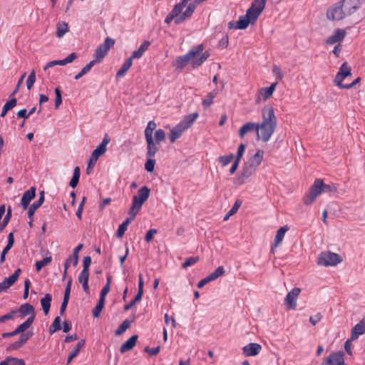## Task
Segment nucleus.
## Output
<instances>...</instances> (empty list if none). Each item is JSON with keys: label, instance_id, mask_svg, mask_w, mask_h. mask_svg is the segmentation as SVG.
<instances>
[{"label": "nucleus", "instance_id": "f257e3e1", "mask_svg": "<svg viewBox=\"0 0 365 365\" xmlns=\"http://www.w3.org/2000/svg\"><path fill=\"white\" fill-rule=\"evenodd\" d=\"M263 121L257 123L259 138L263 142H267L274 133L277 127V118L274 108L272 106H266L262 110Z\"/></svg>", "mask_w": 365, "mask_h": 365}, {"label": "nucleus", "instance_id": "f03ea898", "mask_svg": "<svg viewBox=\"0 0 365 365\" xmlns=\"http://www.w3.org/2000/svg\"><path fill=\"white\" fill-rule=\"evenodd\" d=\"M203 44H199L186 53L191 61L192 68L199 67L210 57V51H205L203 53Z\"/></svg>", "mask_w": 365, "mask_h": 365}, {"label": "nucleus", "instance_id": "7ed1b4c3", "mask_svg": "<svg viewBox=\"0 0 365 365\" xmlns=\"http://www.w3.org/2000/svg\"><path fill=\"white\" fill-rule=\"evenodd\" d=\"M150 192V190L147 186H143L138 190L137 195L133 197L132 205L129 210L132 214H138L143 203L148 199Z\"/></svg>", "mask_w": 365, "mask_h": 365}, {"label": "nucleus", "instance_id": "20e7f679", "mask_svg": "<svg viewBox=\"0 0 365 365\" xmlns=\"http://www.w3.org/2000/svg\"><path fill=\"white\" fill-rule=\"evenodd\" d=\"M323 180L322 179H316L313 185L310 187L308 193L304 197L303 202L306 205H312L317 197L322 192Z\"/></svg>", "mask_w": 365, "mask_h": 365}, {"label": "nucleus", "instance_id": "39448f33", "mask_svg": "<svg viewBox=\"0 0 365 365\" xmlns=\"http://www.w3.org/2000/svg\"><path fill=\"white\" fill-rule=\"evenodd\" d=\"M91 264V257L90 256H86L83 259V270L78 275V280L79 283L82 285L83 291L86 294H89L90 289L88 285V279H89V267Z\"/></svg>", "mask_w": 365, "mask_h": 365}, {"label": "nucleus", "instance_id": "423d86ee", "mask_svg": "<svg viewBox=\"0 0 365 365\" xmlns=\"http://www.w3.org/2000/svg\"><path fill=\"white\" fill-rule=\"evenodd\" d=\"M115 41L107 37L104 43L100 45L95 51L94 58L93 59V66L96 63H100L107 55L109 49L114 45Z\"/></svg>", "mask_w": 365, "mask_h": 365}, {"label": "nucleus", "instance_id": "0eeeda50", "mask_svg": "<svg viewBox=\"0 0 365 365\" xmlns=\"http://www.w3.org/2000/svg\"><path fill=\"white\" fill-rule=\"evenodd\" d=\"M341 257L331 252H322L317 259V264L323 266H335L341 262Z\"/></svg>", "mask_w": 365, "mask_h": 365}, {"label": "nucleus", "instance_id": "6e6552de", "mask_svg": "<svg viewBox=\"0 0 365 365\" xmlns=\"http://www.w3.org/2000/svg\"><path fill=\"white\" fill-rule=\"evenodd\" d=\"M346 16L355 13L362 5V0H341L339 1Z\"/></svg>", "mask_w": 365, "mask_h": 365}, {"label": "nucleus", "instance_id": "1a4fd4ad", "mask_svg": "<svg viewBox=\"0 0 365 365\" xmlns=\"http://www.w3.org/2000/svg\"><path fill=\"white\" fill-rule=\"evenodd\" d=\"M327 16L328 19L332 21H340L346 17L339 2L334 4L327 10Z\"/></svg>", "mask_w": 365, "mask_h": 365}, {"label": "nucleus", "instance_id": "9d476101", "mask_svg": "<svg viewBox=\"0 0 365 365\" xmlns=\"http://www.w3.org/2000/svg\"><path fill=\"white\" fill-rule=\"evenodd\" d=\"M277 84L278 81H276L272 83L269 87L259 89L256 95V103L259 104L262 101H265L270 98L272 96Z\"/></svg>", "mask_w": 365, "mask_h": 365}, {"label": "nucleus", "instance_id": "9b49d317", "mask_svg": "<svg viewBox=\"0 0 365 365\" xmlns=\"http://www.w3.org/2000/svg\"><path fill=\"white\" fill-rule=\"evenodd\" d=\"M351 69L348 66V63L346 62L343 63L335 76L334 83L340 88H343L346 84L342 83V81L346 77L351 76Z\"/></svg>", "mask_w": 365, "mask_h": 365}, {"label": "nucleus", "instance_id": "f8f14e48", "mask_svg": "<svg viewBox=\"0 0 365 365\" xmlns=\"http://www.w3.org/2000/svg\"><path fill=\"white\" fill-rule=\"evenodd\" d=\"M197 117V113H193L192 114L187 115L185 116V118L174 128L182 134L186 130L192 126Z\"/></svg>", "mask_w": 365, "mask_h": 365}, {"label": "nucleus", "instance_id": "ddd939ff", "mask_svg": "<svg viewBox=\"0 0 365 365\" xmlns=\"http://www.w3.org/2000/svg\"><path fill=\"white\" fill-rule=\"evenodd\" d=\"M257 170V168L245 163L241 173L237 176L235 183L238 185H242Z\"/></svg>", "mask_w": 365, "mask_h": 365}, {"label": "nucleus", "instance_id": "4468645a", "mask_svg": "<svg viewBox=\"0 0 365 365\" xmlns=\"http://www.w3.org/2000/svg\"><path fill=\"white\" fill-rule=\"evenodd\" d=\"M110 142V138L108 134H106L100 145H98L94 150H93V165L101 155L106 153L107 150V145Z\"/></svg>", "mask_w": 365, "mask_h": 365}, {"label": "nucleus", "instance_id": "2eb2a0df", "mask_svg": "<svg viewBox=\"0 0 365 365\" xmlns=\"http://www.w3.org/2000/svg\"><path fill=\"white\" fill-rule=\"evenodd\" d=\"M301 292V289L295 287L292 289L284 299V304L289 309H296L297 299Z\"/></svg>", "mask_w": 365, "mask_h": 365}, {"label": "nucleus", "instance_id": "dca6fc26", "mask_svg": "<svg viewBox=\"0 0 365 365\" xmlns=\"http://www.w3.org/2000/svg\"><path fill=\"white\" fill-rule=\"evenodd\" d=\"M21 269L18 268L15 272L9 277H6L3 282L0 283V292H4L11 287L18 279Z\"/></svg>", "mask_w": 365, "mask_h": 365}, {"label": "nucleus", "instance_id": "f3484780", "mask_svg": "<svg viewBox=\"0 0 365 365\" xmlns=\"http://www.w3.org/2000/svg\"><path fill=\"white\" fill-rule=\"evenodd\" d=\"M78 58V55L76 53H70L66 58L63 60H54L48 62L43 68L44 71H47L48 68L55 66H65L68 63H72Z\"/></svg>", "mask_w": 365, "mask_h": 365}, {"label": "nucleus", "instance_id": "a211bd4d", "mask_svg": "<svg viewBox=\"0 0 365 365\" xmlns=\"http://www.w3.org/2000/svg\"><path fill=\"white\" fill-rule=\"evenodd\" d=\"M344 359V354L342 351L331 354L321 365H341Z\"/></svg>", "mask_w": 365, "mask_h": 365}, {"label": "nucleus", "instance_id": "6ab92c4d", "mask_svg": "<svg viewBox=\"0 0 365 365\" xmlns=\"http://www.w3.org/2000/svg\"><path fill=\"white\" fill-rule=\"evenodd\" d=\"M346 35V31L343 29H336L333 34L331 35L326 41L325 43L328 45H332L337 42L342 41Z\"/></svg>", "mask_w": 365, "mask_h": 365}, {"label": "nucleus", "instance_id": "aec40b11", "mask_svg": "<svg viewBox=\"0 0 365 365\" xmlns=\"http://www.w3.org/2000/svg\"><path fill=\"white\" fill-rule=\"evenodd\" d=\"M252 131L257 132V139H259V133L258 132L257 123L252 122H247L244 124L239 130V135L241 138H243L245 135Z\"/></svg>", "mask_w": 365, "mask_h": 365}, {"label": "nucleus", "instance_id": "412c9836", "mask_svg": "<svg viewBox=\"0 0 365 365\" xmlns=\"http://www.w3.org/2000/svg\"><path fill=\"white\" fill-rule=\"evenodd\" d=\"M36 196V187H31L26 190L21 200V205L24 210H26L31 202V201Z\"/></svg>", "mask_w": 365, "mask_h": 365}, {"label": "nucleus", "instance_id": "4be33fe9", "mask_svg": "<svg viewBox=\"0 0 365 365\" xmlns=\"http://www.w3.org/2000/svg\"><path fill=\"white\" fill-rule=\"evenodd\" d=\"M262 349V346L257 343H250L242 349L243 354L246 356L257 355Z\"/></svg>", "mask_w": 365, "mask_h": 365}, {"label": "nucleus", "instance_id": "5701e85b", "mask_svg": "<svg viewBox=\"0 0 365 365\" xmlns=\"http://www.w3.org/2000/svg\"><path fill=\"white\" fill-rule=\"evenodd\" d=\"M289 230V227L287 225H284L282 227H280L276 234L275 238H274V242L272 245L271 247V252L274 253L275 249L281 244L282 242L284 235L286 232Z\"/></svg>", "mask_w": 365, "mask_h": 365}, {"label": "nucleus", "instance_id": "b1692460", "mask_svg": "<svg viewBox=\"0 0 365 365\" xmlns=\"http://www.w3.org/2000/svg\"><path fill=\"white\" fill-rule=\"evenodd\" d=\"M264 153V152L263 150L259 149L246 163L257 169L263 160Z\"/></svg>", "mask_w": 365, "mask_h": 365}, {"label": "nucleus", "instance_id": "393cba45", "mask_svg": "<svg viewBox=\"0 0 365 365\" xmlns=\"http://www.w3.org/2000/svg\"><path fill=\"white\" fill-rule=\"evenodd\" d=\"M365 334V316L351 329L352 339H357L360 335Z\"/></svg>", "mask_w": 365, "mask_h": 365}, {"label": "nucleus", "instance_id": "a878e982", "mask_svg": "<svg viewBox=\"0 0 365 365\" xmlns=\"http://www.w3.org/2000/svg\"><path fill=\"white\" fill-rule=\"evenodd\" d=\"M129 217H128L121 225H120L117 232H116V236L118 237H122L124 235L125 230H127V227L128 225L134 220L135 218L136 215L132 214L131 212L128 211Z\"/></svg>", "mask_w": 365, "mask_h": 365}, {"label": "nucleus", "instance_id": "bb28decb", "mask_svg": "<svg viewBox=\"0 0 365 365\" xmlns=\"http://www.w3.org/2000/svg\"><path fill=\"white\" fill-rule=\"evenodd\" d=\"M138 335H133L130 338H129L125 342H124L120 348V351L121 353H125L130 349H132L135 344H136V341L138 340Z\"/></svg>", "mask_w": 365, "mask_h": 365}, {"label": "nucleus", "instance_id": "cd10ccee", "mask_svg": "<svg viewBox=\"0 0 365 365\" xmlns=\"http://www.w3.org/2000/svg\"><path fill=\"white\" fill-rule=\"evenodd\" d=\"M150 42L149 41H145L138 48V49L134 51L130 56V58H140L143 56L144 53L148 50Z\"/></svg>", "mask_w": 365, "mask_h": 365}, {"label": "nucleus", "instance_id": "c85d7f7f", "mask_svg": "<svg viewBox=\"0 0 365 365\" xmlns=\"http://www.w3.org/2000/svg\"><path fill=\"white\" fill-rule=\"evenodd\" d=\"M148 144L147 156L148 158H154L155 153L158 151L159 148L157 143L154 142L153 138H145Z\"/></svg>", "mask_w": 365, "mask_h": 365}, {"label": "nucleus", "instance_id": "c756f323", "mask_svg": "<svg viewBox=\"0 0 365 365\" xmlns=\"http://www.w3.org/2000/svg\"><path fill=\"white\" fill-rule=\"evenodd\" d=\"M16 310L18 311V313H21L23 317L26 315H31L30 317H35L34 307L29 303L21 304L20 307Z\"/></svg>", "mask_w": 365, "mask_h": 365}, {"label": "nucleus", "instance_id": "7c9ffc66", "mask_svg": "<svg viewBox=\"0 0 365 365\" xmlns=\"http://www.w3.org/2000/svg\"><path fill=\"white\" fill-rule=\"evenodd\" d=\"M51 300L52 296L50 294H46L45 297L41 299V304L46 315L49 312Z\"/></svg>", "mask_w": 365, "mask_h": 365}, {"label": "nucleus", "instance_id": "2f4dec72", "mask_svg": "<svg viewBox=\"0 0 365 365\" xmlns=\"http://www.w3.org/2000/svg\"><path fill=\"white\" fill-rule=\"evenodd\" d=\"M34 321V317H29L24 323L19 325L15 329V333L19 334L23 333L26 329L29 328Z\"/></svg>", "mask_w": 365, "mask_h": 365}, {"label": "nucleus", "instance_id": "473e14b6", "mask_svg": "<svg viewBox=\"0 0 365 365\" xmlns=\"http://www.w3.org/2000/svg\"><path fill=\"white\" fill-rule=\"evenodd\" d=\"M133 64V59L130 57L125 61L121 68L116 73V78H120L123 76L125 73L130 69Z\"/></svg>", "mask_w": 365, "mask_h": 365}, {"label": "nucleus", "instance_id": "72a5a7b5", "mask_svg": "<svg viewBox=\"0 0 365 365\" xmlns=\"http://www.w3.org/2000/svg\"><path fill=\"white\" fill-rule=\"evenodd\" d=\"M11 99L7 101L4 106H3L2 108V110H1V117H4L7 112L13 108L14 107H15L16 106V103H17V100L16 98L14 97H10Z\"/></svg>", "mask_w": 365, "mask_h": 365}, {"label": "nucleus", "instance_id": "f704fd0d", "mask_svg": "<svg viewBox=\"0 0 365 365\" xmlns=\"http://www.w3.org/2000/svg\"><path fill=\"white\" fill-rule=\"evenodd\" d=\"M218 91L217 90H214L211 92H210L206 97L202 99V103L205 108H207L210 107L212 103L213 99L215 98V96L217 95Z\"/></svg>", "mask_w": 365, "mask_h": 365}, {"label": "nucleus", "instance_id": "c9c22d12", "mask_svg": "<svg viewBox=\"0 0 365 365\" xmlns=\"http://www.w3.org/2000/svg\"><path fill=\"white\" fill-rule=\"evenodd\" d=\"M83 345H84L83 340H81L77 343L76 346L73 348L72 351L68 355V361H67L68 364H70L71 362V361L73 360V359L75 358L78 355V354L79 353L80 350L83 346Z\"/></svg>", "mask_w": 365, "mask_h": 365}, {"label": "nucleus", "instance_id": "e433bc0d", "mask_svg": "<svg viewBox=\"0 0 365 365\" xmlns=\"http://www.w3.org/2000/svg\"><path fill=\"white\" fill-rule=\"evenodd\" d=\"M0 365H25L23 359L8 357L5 360L0 362Z\"/></svg>", "mask_w": 365, "mask_h": 365}, {"label": "nucleus", "instance_id": "4c0bfd02", "mask_svg": "<svg viewBox=\"0 0 365 365\" xmlns=\"http://www.w3.org/2000/svg\"><path fill=\"white\" fill-rule=\"evenodd\" d=\"M68 31V24L66 22H59L56 26V36L61 38Z\"/></svg>", "mask_w": 365, "mask_h": 365}, {"label": "nucleus", "instance_id": "58836bf2", "mask_svg": "<svg viewBox=\"0 0 365 365\" xmlns=\"http://www.w3.org/2000/svg\"><path fill=\"white\" fill-rule=\"evenodd\" d=\"M261 13L256 9H253V8L250 7L247 12L245 16L248 18V19L250 20L251 24H254L256 21L257 20L258 16H259Z\"/></svg>", "mask_w": 365, "mask_h": 365}, {"label": "nucleus", "instance_id": "ea45409f", "mask_svg": "<svg viewBox=\"0 0 365 365\" xmlns=\"http://www.w3.org/2000/svg\"><path fill=\"white\" fill-rule=\"evenodd\" d=\"M189 62H191L189 57L187 54L181 56H178L175 61V65L177 68H182L185 67Z\"/></svg>", "mask_w": 365, "mask_h": 365}, {"label": "nucleus", "instance_id": "a19ab883", "mask_svg": "<svg viewBox=\"0 0 365 365\" xmlns=\"http://www.w3.org/2000/svg\"><path fill=\"white\" fill-rule=\"evenodd\" d=\"M80 174H81L80 168H79V167L76 166L74 168L73 177L69 182V185L71 187L75 188L77 186L78 181H79Z\"/></svg>", "mask_w": 365, "mask_h": 365}, {"label": "nucleus", "instance_id": "79ce46f5", "mask_svg": "<svg viewBox=\"0 0 365 365\" xmlns=\"http://www.w3.org/2000/svg\"><path fill=\"white\" fill-rule=\"evenodd\" d=\"M250 24H251V21L245 15L241 16L237 22L236 27H237L238 29H245Z\"/></svg>", "mask_w": 365, "mask_h": 365}, {"label": "nucleus", "instance_id": "37998d69", "mask_svg": "<svg viewBox=\"0 0 365 365\" xmlns=\"http://www.w3.org/2000/svg\"><path fill=\"white\" fill-rule=\"evenodd\" d=\"M105 299L106 298L100 297L98 304L94 309H93V315L95 317H98L100 316L101 312L104 307Z\"/></svg>", "mask_w": 365, "mask_h": 365}, {"label": "nucleus", "instance_id": "c03bdc74", "mask_svg": "<svg viewBox=\"0 0 365 365\" xmlns=\"http://www.w3.org/2000/svg\"><path fill=\"white\" fill-rule=\"evenodd\" d=\"M61 319L60 317H56L53 323L51 324V327H49V333L51 334H53L58 330H60L61 329Z\"/></svg>", "mask_w": 365, "mask_h": 365}, {"label": "nucleus", "instance_id": "a18cd8bd", "mask_svg": "<svg viewBox=\"0 0 365 365\" xmlns=\"http://www.w3.org/2000/svg\"><path fill=\"white\" fill-rule=\"evenodd\" d=\"M266 1L267 0H254L250 7L262 13L265 7Z\"/></svg>", "mask_w": 365, "mask_h": 365}, {"label": "nucleus", "instance_id": "49530a36", "mask_svg": "<svg viewBox=\"0 0 365 365\" xmlns=\"http://www.w3.org/2000/svg\"><path fill=\"white\" fill-rule=\"evenodd\" d=\"M52 260V257L51 256L46 257L41 260L36 261V269L38 272H39L43 267L48 264Z\"/></svg>", "mask_w": 365, "mask_h": 365}, {"label": "nucleus", "instance_id": "de8ad7c7", "mask_svg": "<svg viewBox=\"0 0 365 365\" xmlns=\"http://www.w3.org/2000/svg\"><path fill=\"white\" fill-rule=\"evenodd\" d=\"M241 204H242V202L240 200H236L234 205L232 206V207L230 210V211L224 217V220L225 221L227 220L230 216L235 214L237 212L238 209L240 208Z\"/></svg>", "mask_w": 365, "mask_h": 365}, {"label": "nucleus", "instance_id": "09e8293b", "mask_svg": "<svg viewBox=\"0 0 365 365\" xmlns=\"http://www.w3.org/2000/svg\"><path fill=\"white\" fill-rule=\"evenodd\" d=\"M156 123L151 120L148 123V125L145 130V138H153V132L156 128Z\"/></svg>", "mask_w": 365, "mask_h": 365}, {"label": "nucleus", "instance_id": "8fccbe9b", "mask_svg": "<svg viewBox=\"0 0 365 365\" xmlns=\"http://www.w3.org/2000/svg\"><path fill=\"white\" fill-rule=\"evenodd\" d=\"M83 244H79L73 249V255L69 257H71L73 260V265L76 266L78 262V253L83 247Z\"/></svg>", "mask_w": 365, "mask_h": 365}, {"label": "nucleus", "instance_id": "3c124183", "mask_svg": "<svg viewBox=\"0 0 365 365\" xmlns=\"http://www.w3.org/2000/svg\"><path fill=\"white\" fill-rule=\"evenodd\" d=\"M234 159V155L230 153L227 155H222L218 158V161L221 163L222 166L225 167L230 163Z\"/></svg>", "mask_w": 365, "mask_h": 365}, {"label": "nucleus", "instance_id": "603ef678", "mask_svg": "<svg viewBox=\"0 0 365 365\" xmlns=\"http://www.w3.org/2000/svg\"><path fill=\"white\" fill-rule=\"evenodd\" d=\"M11 213H12L11 208V207H9L6 215L4 216L2 222L0 223V231H2L4 229V227L8 225V223L11 217Z\"/></svg>", "mask_w": 365, "mask_h": 365}, {"label": "nucleus", "instance_id": "864d4df0", "mask_svg": "<svg viewBox=\"0 0 365 365\" xmlns=\"http://www.w3.org/2000/svg\"><path fill=\"white\" fill-rule=\"evenodd\" d=\"M225 273V269L222 266L218 267L213 272L210 273L208 277L212 281L217 279Z\"/></svg>", "mask_w": 365, "mask_h": 365}, {"label": "nucleus", "instance_id": "5fc2aeb1", "mask_svg": "<svg viewBox=\"0 0 365 365\" xmlns=\"http://www.w3.org/2000/svg\"><path fill=\"white\" fill-rule=\"evenodd\" d=\"M130 324V322L128 320H125L123 322V323L118 327V329L115 331V335H121L123 333H124L127 329L129 328Z\"/></svg>", "mask_w": 365, "mask_h": 365}, {"label": "nucleus", "instance_id": "6e6d98bb", "mask_svg": "<svg viewBox=\"0 0 365 365\" xmlns=\"http://www.w3.org/2000/svg\"><path fill=\"white\" fill-rule=\"evenodd\" d=\"M91 70V61L88 63L82 69L81 71L75 76L74 78L76 80H79L81 77H83L84 75L88 73Z\"/></svg>", "mask_w": 365, "mask_h": 365}, {"label": "nucleus", "instance_id": "4d7b16f0", "mask_svg": "<svg viewBox=\"0 0 365 365\" xmlns=\"http://www.w3.org/2000/svg\"><path fill=\"white\" fill-rule=\"evenodd\" d=\"M36 82V71L35 70H32L31 73L29 74L27 81H26V87L28 90H31L33 87L34 84Z\"/></svg>", "mask_w": 365, "mask_h": 365}, {"label": "nucleus", "instance_id": "13d9d810", "mask_svg": "<svg viewBox=\"0 0 365 365\" xmlns=\"http://www.w3.org/2000/svg\"><path fill=\"white\" fill-rule=\"evenodd\" d=\"M155 140L157 144H160V142L165 139V133L162 129H158L155 132Z\"/></svg>", "mask_w": 365, "mask_h": 365}, {"label": "nucleus", "instance_id": "bf43d9fd", "mask_svg": "<svg viewBox=\"0 0 365 365\" xmlns=\"http://www.w3.org/2000/svg\"><path fill=\"white\" fill-rule=\"evenodd\" d=\"M200 258L199 257H192L187 258L185 261L182 263V267L183 269H186L190 266H192L195 264L196 262L199 261Z\"/></svg>", "mask_w": 365, "mask_h": 365}, {"label": "nucleus", "instance_id": "052dcab7", "mask_svg": "<svg viewBox=\"0 0 365 365\" xmlns=\"http://www.w3.org/2000/svg\"><path fill=\"white\" fill-rule=\"evenodd\" d=\"M18 313V311L13 309L9 313L0 317V323H4L6 320L14 319L15 315Z\"/></svg>", "mask_w": 365, "mask_h": 365}, {"label": "nucleus", "instance_id": "680f3d73", "mask_svg": "<svg viewBox=\"0 0 365 365\" xmlns=\"http://www.w3.org/2000/svg\"><path fill=\"white\" fill-rule=\"evenodd\" d=\"M323 188L324 192H337V187L333 184H325L323 182V185L322 186Z\"/></svg>", "mask_w": 365, "mask_h": 365}, {"label": "nucleus", "instance_id": "e2e57ef3", "mask_svg": "<svg viewBox=\"0 0 365 365\" xmlns=\"http://www.w3.org/2000/svg\"><path fill=\"white\" fill-rule=\"evenodd\" d=\"M110 282H111V277L108 276V278H107V283L103 287V288L102 289V290L101 292L100 297L106 298V294L110 291Z\"/></svg>", "mask_w": 365, "mask_h": 365}, {"label": "nucleus", "instance_id": "0e129e2a", "mask_svg": "<svg viewBox=\"0 0 365 365\" xmlns=\"http://www.w3.org/2000/svg\"><path fill=\"white\" fill-rule=\"evenodd\" d=\"M155 164V160L153 158H148V160L145 164V169L149 172L152 173L154 170V167Z\"/></svg>", "mask_w": 365, "mask_h": 365}, {"label": "nucleus", "instance_id": "69168bd1", "mask_svg": "<svg viewBox=\"0 0 365 365\" xmlns=\"http://www.w3.org/2000/svg\"><path fill=\"white\" fill-rule=\"evenodd\" d=\"M182 135V133L178 131L176 128H173L169 134V137L171 143H174L178 138Z\"/></svg>", "mask_w": 365, "mask_h": 365}, {"label": "nucleus", "instance_id": "338daca9", "mask_svg": "<svg viewBox=\"0 0 365 365\" xmlns=\"http://www.w3.org/2000/svg\"><path fill=\"white\" fill-rule=\"evenodd\" d=\"M272 72L276 76L278 81H281L283 78L284 74L279 66L274 65L272 67Z\"/></svg>", "mask_w": 365, "mask_h": 365}, {"label": "nucleus", "instance_id": "774afa93", "mask_svg": "<svg viewBox=\"0 0 365 365\" xmlns=\"http://www.w3.org/2000/svg\"><path fill=\"white\" fill-rule=\"evenodd\" d=\"M56 98H55V107L58 108L62 103L61 91L59 88L55 89Z\"/></svg>", "mask_w": 365, "mask_h": 365}]
</instances>
